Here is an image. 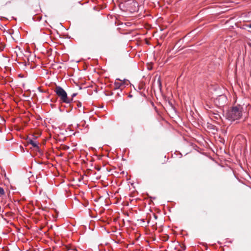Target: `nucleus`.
<instances>
[{"mask_svg": "<svg viewBox=\"0 0 251 251\" xmlns=\"http://www.w3.org/2000/svg\"><path fill=\"white\" fill-rule=\"evenodd\" d=\"M242 107L237 105L228 110L226 113V118L231 121H235L241 118L242 116Z\"/></svg>", "mask_w": 251, "mask_h": 251, "instance_id": "nucleus-1", "label": "nucleus"}, {"mask_svg": "<svg viewBox=\"0 0 251 251\" xmlns=\"http://www.w3.org/2000/svg\"><path fill=\"white\" fill-rule=\"evenodd\" d=\"M129 83V81L124 79L123 80L117 79L114 82V89H123Z\"/></svg>", "mask_w": 251, "mask_h": 251, "instance_id": "nucleus-2", "label": "nucleus"}, {"mask_svg": "<svg viewBox=\"0 0 251 251\" xmlns=\"http://www.w3.org/2000/svg\"><path fill=\"white\" fill-rule=\"evenodd\" d=\"M60 98V100L61 102L66 103H70L73 100L72 98L68 97V95H58Z\"/></svg>", "mask_w": 251, "mask_h": 251, "instance_id": "nucleus-3", "label": "nucleus"}, {"mask_svg": "<svg viewBox=\"0 0 251 251\" xmlns=\"http://www.w3.org/2000/svg\"><path fill=\"white\" fill-rule=\"evenodd\" d=\"M56 94H67L66 92L60 87L56 86L54 89Z\"/></svg>", "mask_w": 251, "mask_h": 251, "instance_id": "nucleus-4", "label": "nucleus"}, {"mask_svg": "<svg viewBox=\"0 0 251 251\" xmlns=\"http://www.w3.org/2000/svg\"><path fill=\"white\" fill-rule=\"evenodd\" d=\"M28 142L30 144L32 145L33 147L37 148H39L38 143L36 141H33L32 140H30Z\"/></svg>", "mask_w": 251, "mask_h": 251, "instance_id": "nucleus-5", "label": "nucleus"}, {"mask_svg": "<svg viewBox=\"0 0 251 251\" xmlns=\"http://www.w3.org/2000/svg\"><path fill=\"white\" fill-rule=\"evenodd\" d=\"M5 194L4 189L0 187V196H3Z\"/></svg>", "mask_w": 251, "mask_h": 251, "instance_id": "nucleus-6", "label": "nucleus"}, {"mask_svg": "<svg viewBox=\"0 0 251 251\" xmlns=\"http://www.w3.org/2000/svg\"><path fill=\"white\" fill-rule=\"evenodd\" d=\"M246 26L249 28H251V24L247 25ZM248 31L251 33V30H248Z\"/></svg>", "mask_w": 251, "mask_h": 251, "instance_id": "nucleus-7", "label": "nucleus"}, {"mask_svg": "<svg viewBox=\"0 0 251 251\" xmlns=\"http://www.w3.org/2000/svg\"><path fill=\"white\" fill-rule=\"evenodd\" d=\"M157 84H158V85H159V86H161V81H160V78H158V80H157Z\"/></svg>", "mask_w": 251, "mask_h": 251, "instance_id": "nucleus-8", "label": "nucleus"}, {"mask_svg": "<svg viewBox=\"0 0 251 251\" xmlns=\"http://www.w3.org/2000/svg\"><path fill=\"white\" fill-rule=\"evenodd\" d=\"M77 106L78 107H80V106H81V102H78L77 103Z\"/></svg>", "mask_w": 251, "mask_h": 251, "instance_id": "nucleus-9", "label": "nucleus"}, {"mask_svg": "<svg viewBox=\"0 0 251 251\" xmlns=\"http://www.w3.org/2000/svg\"><path fill=\"white\" fill-rule=\"evenodd\" d=\"M37 89H38V90H39V92H41V93H43V92H42V91H41V90H40V87H38V88H37Z\"/></svg>", "mask_w": 251, "mask_h": 251, "instance_id": "nucleus-10", "label": "nucleus"}, {"mask_svg": "<svg viewBox=\"0 0 251 251\" xmlns=\"http://www.w3.org/2000/svg\"><path fill=\"white\" fill-rule=\"evenodd\" d=\"M248 44H249V46L251 48V42L249 43Z\"/></svg>", "mask_w": 251, "mask_h": 251, "instance_id": "nucleus-11", "label": "nucleus"}, {"mask_svg": "<svg viewBox=\"0 0 251 251\" xmlns=\"http://www.w3.org/2000/svg\"><path fill=\"white\" fill-rule=\"evenodd\" d=\"M132 95H128V97H129V98H131V97H132Z\"/></svg>", "mask_w": 251, "mask_h": 251, "instance_id": "nucleus-12", "label": "nucleus"}]
</instances>
